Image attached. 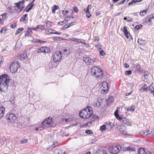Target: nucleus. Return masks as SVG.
<instances>
[{"label":"nucleus","mask_w":154,"mask_h":154,"mask_svg":"<svg viewBox=\"0 0 154 154\" xmlns=\"http://www.w3.org/2000/svg\"><path fill=\"white\" fill-rule=\"evenodd\" d=\"M5 110V108L3 107L0 108V118H2L3 116Z\"/></svg>","instance_id":"412c9836"},{"label":"nucleus","mask_w":154,"mask_h":154,"mask_svg":"<svg viewBox=\"0 0 154 154\" xmlns=\"http://www.w3.org/2000/svg\"><path fill=\"white\" fill-rule=\"evenodd\" d=\"M53 33H54V34H58V35H59V34H61V32H56V31H55V32H54Z\"/></svg>","instance_id":"338daca9"},{"label":"nucleus","mask_w":154,"mask_h":154,"mask_svg":"<svg viewBox=\"0 0 154 154\" xmlns=\"http://www.w3.org/2000/svg\"><path fill=\"white\" fill-rule=\"evenodd\" d=\"M25 1L24 0L20 1L18 3L14 4L16 5L14 6L15 8H17L18 9H20L21 11L24 8Z\"/></svg>","instance_id":"9d476101"},{"label":"nucleus","mask_w":154,"mask_h":154,"mask_svg":"<svg viewBox=\"0 0 154 154\" xmlns=\"http://www.w3.org/2000/svg\"><path fill=\"white\" fill-rule=\"evenodd\" d=\"M103 103L101 100L99 99L95 101L93 103V106L95 108H100L102 105Z\"/></svg>","instance_id":"ddd939ff"},{"label":"nucleus","mask_w":154,"mask_h":154,"mask_svg":"<svg viewBox=\"0 0 154 154\" xmlns=\"http://www.w3.org/2000/svg\"><path fill=\"white\" fill-rule=\"evenodd\" d=\"M142 89L144 91H148V88L147 87V86L146 85H144V86H143L142 87Z\"/></svg>","instance_id":"c03bdc74"},{"label":"nucleus","mask_w":154,"mask_h":154,"mask_svg":"<svg viewBox=\"0 0 154 154\" xmlns=\"http://www.w3.org/2000/svg\"><path fill=\"white\" fill-rule=\"evenodd\" d=\"M4 60L3 59L2 57L0 55V65L1 64V62Z\"/></svg>","instance_id":"052dcab7"},{"label":"nucleus","mask_w":154,"mask_h":154,"mask_svg":"<svg viewBox=\"0 0 154 154\" xmlns=\"http://www.w3.org/2000/svg\"><path fill=\"white\" fill-rule=\"evenodd\" d=\"M138 43L140 45H143L145 44V41L140 38H138Z\"/></svg>","instance_id":"2f4dec72"},{"label":"nucleus","mask_w":154,"mask_h":154,"mask_svg":"<svg viewBox=\"0 0 154 154\" xmlns=\"http://www.w3.org/2000/svg\"><path fill=\"white\" fill-rule=\"evenodd\" d=\"M28 29L29 30L26 32L25 36H30L32 32V30L30 28H28Z\"/></svg>","instance_id":"a878e982"},{"label":"nucleus","mask_w":154,"mask_h":154,"mask_svg":"<svg viewBox=\"0 0 154 154\" xmlns=\"http://www.w3.org/2000/svg\"><path fill=\"white\" fill-rule=\"evenodd\" d=\"M10 81L9 77L6 74L0 76V92L8 90Z\"/></svg>","instance_id":"f257e3e1"},{"label":"nucleus","mask_w":154,"mask_h":154,"mask_svg":"<svg viewBox=\"0 0 154 154\" xmlns=\"http://www.w3.org/2000/svg\"><path fill=\"white\" fill-rule=\"evenodd\" d=\"M142 27V25H136L134 28L135 30H137L139 29L140 28Z\"/></svg>","instance_id":"e433bc0d"},{"label":"nucleus","mask_w":154,"mask_h":154,"mask_svg":"<svg viewBox=\"0 0 154 154\" xmlns=\"http://www.w3.org/2000/svg\"><path fill=\"white\" fill-rule=\"evenodd\" d=\"M125 73L126 75H130L132 74V72L131 70H129L126 71Z\"/></svg>","instance_id":"79ce46f5"},{"label":"nucleus","mask_w":154,"mask_h":154,"mask_svg":"<svg viewBox=\"0 0 154 154\" xmlns=\"http://www.w3.org/2000/svg\"><path fill=\"white\" fill-rule=\"evenodd\" d=\"M69 27V26H68V24H66L64 26V27H63V28H62V29L63 30H65L66 29L68 28Z\"/></svg>","instance_id":"3c124183"},{"label":"nucleus","mask_w":154,"mask_h":154,"mask_svg":"<svg viewBox=\"0 0 154 154\" xmlns=\"http://www.w3.org/2000/svg\"><path fill=\"white\" fill-rule=\"evenodd\" d=\"M19 63L18 62H13L10 65V69L12 73L16 72L19 67Z\"/></svg>","instance_id":"6e6552de"},{"label":"nucleus","mask_w":154,"mask_h":154,"mask_svg":"<svg viewBox=\"0 0 154 154\" xmlns=\"http://www.w3.org/2000/svg\"><path fill=\"white\" fill-rule=\"evenodd\" d=\"M94 154H107L106 151L103 149L98 150Z\"/></svg>","instance_id":"4be33fe9"},{"label":"nucleus","mask_w":154,"mask_h":154,"mask_svg":"<svg viewBox=\"0 0 154 154\" xmlns=\"http://www.w3.org/2000/svg\"><path fill=\"white\" fill-rule=\"evenodd\" d=\"M16 26H17V24H16V23H14V24L11 25V26L12 28H15L16 27Z\"/></svg>","instance_id":"4d7b16f0"},{"label":"nucleus","mask_w":154,"mask_h":154,"mask_svg":"<svg viewBox=\"0 0 154 154\" xmlns=\"http://www.w3.org/2000/svg\"><path fill=\"white\" fill-rule=\"evenodd\" d=\"M27 16V14H25L23 15L20 19V21H23L24 20H26Z\"/></svg>","instance_id":"72a5a7b5"},{"label":"nucleus","mask_w":154,"mask_h":154,"mask_svg":"<svg viewBox=\"0 0 154 154\" xmlns=\"http://www.w3.org/2000/svg\"><path fill=\"white\" fill-rule=\"evenodd\" d=\"M95 59H91L89 57H84L83 58V60L84 62L88 65L93 64L95 61Z\"/></svg>","instance_id":"9b49d317"},{"label":"nucleus","mask_w":154,"mask_h":154,"mask_svg":"<svg viewBox=\"0 0 154 154\" xmlns=\"http://www.w3.org/2000/svg\"><path fill=\"white\" fill-rule=\"evenodd\" d=\"M123 32L125 34V35L127 38H129V35H130V33L128 32L126 26H124L123 27Z\"/></svg>","instance_id":"aec40b11"},{"label":"nucleus","mask_w":154,"mask_h":154,"mask_svg":"<svg viewBox=\"0 0 154 154\" xmlns=\"http://www.w3.org/2000/svg\"><path fill=\"white\" fill-rule=\"evenodd\" d=\"M63 53L64 55H66V57H67L69 54L70 52L69 50L65 49L63 51Z\"/></svg>","instance_id":"7c9ffc66"},{"label":"nucleus","mask_w":154,"mask_h":154,"mask_svg":"<svg viewBox=\"0 0 154 154\" xmlns=\"http://www.w3.org/2000/svg\"><path fill=\"white\" fill-rule=\"evenodd\" d=\"M124 66H125V67L126 68H128L129 67V65H128L126 63H125L124 64Z\"/></svg>","instance_id":"bf43d9fd"},{"label":"nucleus","mask_w":154,"mask_h":154,"mask_svg":"<svg viewBox=\"0 0 154 154\" xmlns=\"http://www.w3.org/2000/svg\"><path fill=\"white\" fill-rule=\"evenodd\" d=\"M17 119V117L16 116L12 113L7 114L6 116V119L8 122H14Z\"/></svg>","instance_id":"39448f33"},{"label":"nucleus","mask_w":154,"mask_h":154,"mask_svg":"<svg viewBox=\"0 0 154 154\" xmlns=\"http://www.w3.org/2000/svg\"><path fill=\"white\" fill-rule=\"evenodd\" d=\"M6 140L5 137H2V139L1 140L0 143H2V144H4V143L6 142Z\"/></svg>","instance_id":"ea45409f"},{"label":"nucleus","mask_w":154,"mask_h":154,"mask_svg":"<svg viewBox=\"0 0 154 154\" xmlns=\"http://www.w3.org/2000/svg\"><path fill=\"white\" fill-rule=\"evenodd\" d=\"M121 149V147L119 145L110 147L109 149L110 152L112 154H116Z\"/></svg>","instance_id":"1a4fd4ad"},{"label":"nucleus","mask_w":154,"mask_h":154,"mask_svg":"<svg viewBox=\"0 0 154 154\" xmlns=\"http://www.w3.org/2000/svg\"><path fill=\"white\" fill-rule=\"evenodd\" d=\"M120 121L124 124L127 125H129V120L128 119L122 118Z\"/></svg>","instance_id":"5701e85b"},{"label":"nucleus","mask_w":154,"mask_h":154,"mask_svg":"<svg viewBox=\"0 0 154 154\" xmlns=\"http://www.w3.org/2000/svg\"><path fill=\"white\" fill-rule=\"evenodd\" d=\"M112 99L113 97L110 96L108 99V102H109L110 103L111 102H112L113 101V100H112Z\"/></svg>","instance_id":"a18cd8bd"},{"label":"nucleus","mask_w":154,"mask_h":154,"mask_svg":"<svg viewBox=\"0 0 154 154\" xmlns=\"http://www.w3.org/2000/svg\"><path fill=\"white\" fill-rule=\"evenodd\" d=\"M124 19L126 20L127 22H132L133 21V19L132 18H130L129 19H128L126 17H125Z\"/></svg>","instance_id":"a19ab883"},{"label":"nucleus","mask_w":154,"mask_h":154,"mask_svg":"<svg viewBox=\"0 0 154 154\" xmlns=\"http://www.w3.org/2000/svg\"><path fill=\"white\" fill-rule=\"evenodd\" d=\"M149 137L154 136V130L151 128L148 130Z\"/></svg>","instance_id":"b1692460"},{"label":"nucleus","mask_w":154,"mask_h":154,"mask_svg":"<svg viewBox=\"0 0 154 154\" xmlns=\"http://www.w3.org/2000/svg\"><path fill=\"white\" fill-rule=\"evenodd\" d=\"M106 129V126H105V124L103 125L100 127V130L102 131H104Z\"/></svg>","instance_id":"c9c22d12"},{"label":"nucleus","mask_w":154,"mask_h":154,"mask_svg":"<svg viewBox=\"0 0 154 154\" xmlns=\"http://www.w3.org/2000/svg\"><path fill=\"white\" fill-rule=\"evenodd\" d=\"M142 0H133L131 2L128 4V5L130 6L131 5H133L136 3V2H140Z\"/></svg>","instance_id":"c85d7f7f"},{"label":"nucleus","mask_w":154,"mask_h":154,"mask_svg":"<svg viewBox=\"0 0 154 154\" xmlns=\"http://www.w3.org/2000/svg\"><path fill=\"white\" fill-rule=\"evenodd\" d=\"M149 90L150 91L152 92L153 93V94L154 96V84H152L150 85L149 88Z\"/></svg>","instance_id":"c756f323"},{"label":"nucleus","mask_w":154,"mask_h":154,"mask_svg":"<svg viewBox=\"0 0 154 154\" xmlns=\"http://www.w3.org/2000/svg\"><path fill=\"white\" fill-rule=\"evenodd\" d=\"M68 20L67 19L64 20L63 21V23H66L68 22Z\"/></svg>","instance_id":"69168bd1"},{"label":"nucleus","mask_w":154,"mask_h":154,"mask_svg":"<svg viewBox=\"0 0 154 154\" xmlns=\"http://www.w3.org/2000/svg\"><path fill=\"white\" fill-rule=\"evenodd\" d=\"M93 113L92 108L90 106H87L86 109L80 111L79 115L81 118L88 119L92 116Z\"/></svg>","instance_id":"f03ea898"},{"label":"nucleus","mask_w":154,"mask_h":154,"mask_svg":"<svg viewBox=\"0 0 154 154\" xmlns=\"http://www.w3.org/2000/svg\"><path fill=\"white\" fill-rule=\"evenodd\" d=\"M91 15L90 14V13L87 14L86 15V17H87L88 18H90L91 16Z\"/></svg>","instance_id":"0e129e2a"},{"label":"nucleus","mask_w":154,"mask_h":154,"mask_svg":"<svg viewBox=\"0 0 154 154\" xmlns=\"http://www.w3.org/2000/svg\"><path fill=\"white\" fill-rule=\"evenodd\" d=\"M72 9L76 13H77L78 12V10L77 7L75 6H74L73 7Z\"/></svg>","instance_id":"09e8293b"},{"label":"nucleus","mask_w":154,"mask_h":154,"mask_svg":"<svg viewBox=\"0 0 154 154\" xmlns=\"http://www.w3.org/2000/svg\"><path fill=\"white\" fill-rule=\"evenodd\" d=\"M137 152L138 154H151L149 152H146L144 149L143 147L139 149L137 151Z\"/></svg>","instance_id":"dca6fc26"},{"label":"nucleus","mask_w":154,"mask_h":154,"mask_svg":"<svg viewBox=\"0 0 154 154\" xmlns=\"http://www.w3.org/2000/svg\"><path fill=\"white\" fill-rule=\"evenodd\" d=\"M128 1H129V0H123L122 2H119V3H118V4L119 5H121L122 4H123L125 2H127Z\"/></svg>","instance_id":"49530a36"},{"label":"nucleus","mask_w":154,"mask_h":154,"mask_svg":"<svg viewBox=\"0 0 154 154\" xmlns=\"http://www.w3.org/2000/svg\"><path fill=\"white\" fill-rule=\"evenodd\" d=\"M84 11H85V13L86 14L90 13L89 10H88V9H87V10L85 11V8H84Z\"/></svg>","instance_id":"6e6d98bb"},{"label":"nucleus","mask_w":154,"mask_h":154,"mask_svg":"<svg viewBox=\"0 0 154 154\" xmlns=\"http://www.w3.org/2000/svg\"><path fill=\"white\" fill-rule=\"evenodd\" d=\"M53 8L55 10H57L59 8V6L58 5H54Z\"/></svg>","instance_id":"864d4df0"},{"label":"nucleus","mask_w":154,"mask_h":154,"mask_svg":"<svg viewBox=\"0 0 154 154\" xmlns=\"http://www.w3.org/2000/svg\"><path fill=\"white\" fill-rule=\"evenodd\" d=\"M141 133L142 135H143L145 136H148L149 137L148 130H147L145 131H142L141 132Z\"/></svg>","instance_id":"473e14b6"},{"label":"nucleus","mask_w":154,"mask_h":154,"mask_svg":"<svg viewBox=\"0 0 154 154\" xmlns=\"http://www.w3.org/2000/svg\"><path fill=\"white\" fill-rule=\"evenodd\" d=\"M28 140L26 139H23L20 141V144H23L26 143L27 142Z\"/></svg>","instance_id":"58836bf2"},{"label":"nucleus","mask_w":154,"mask_h":154,"mask_svg":"<svg viewBox=\"0 0 154 154\" xmlns=\"http://www.w3.org/2000/svg\"><path fill=\"white\" fill-rule=\"evenodd\" d=\"M54 154H66V152H63L62 150L59 149H56L54 151Z\"/></svg>","instance_id":"a211bd4d"},{"label":"nucleus","mask_w":154,"mask_h":154,"mask_svg":"<svg viewBox=\"0 0 154 154\" xmlns=\"http://www.w3.org/2000/svg\"><path fill=\"white\" fill-rule=\"evenodd\" d=\"M135 109V107L134 105H132L131 106L128 107L127 108V111H133Z\"/></svg>","instance_id":"393cba45"},{"label":"nucleus","mask_w":154,"mask_h":154,"mask_svg":"<svg viewBox=\"0 0 154 154\" xmlns=\"http://www.w3.org/2000/svg\"><path fill=\"white\" fill-rule=\"evenodd\" d=\"M134 68L139 72L143 73V70L140 64L138 63L135 64L134 65Z\"/></svg>","instance_id":"2eb2a0df"},{"label":"nucleus","mask_w":154,"mask_h":154,"mask_svg":"<svg viewBox=\"0 0 154 154\" xmlns=\"http://www.w3.org/2000/svg\"><path fill=\"white\" fill-rule=\"evenodd\" d=\"M54 40H59L61 39H62V37H54Z\"/></svg>","instance_id":"8fccbe9b"},{"label":"nucleus","mask_w":154,"mask_h":154,"mask_svg":"<svg viewBox=\"0 0 154 154\" xmlns=\"http://www.w3.org/2000/svg\"><path fill=\"white\" fill-rule=\"evenodd\" d=\"M105 125L106 126V129L109 131L111 130L112 127V126L111 125V124L110 123H105Z\"/></svg>","instance_id":"bb28decb"},{"label":"nucleus","mask_w":154,"mask_h":154,"mask_svg":"<svg viewBox=\"0 0 154 154\" xmlns=\"http://www.w3.org/2000/svg\"><path fill=\"white\" fill-rule=\"evenodd\" d=\"M23 28H19L15 32V35H17L19 33H20L21 32L23 31Z\"/></svg>","instance_id":"f704fd0d"},{"label":"nucleus","mask_w":154,"mask_h":154,"mask_svg":"<svg viewBox=\"0 0 154 154\" xmlns=\"http://www.w3.org/2000/svg\"><path fill=\"white\" fill-rule=\"evenodd\" d=\"M116 117L117 119L120 120V121L121 120V119H122V118H121L119 116V115H117V116Z\"/></svg>","instance_id":"13d9d810"},{"label":"nucleus","mask_w":154,"mask_h":154,"mask_svg":"<svg viewBox=\"0 0 154 154\" xmlns=\"http://www.w3.org/2000/svg\"><path fill=\"white\" fill-rule=\"evenodd\" d=\"M98 50L99 51V54L100 55L103 56L105 55V52L103 51L102 48H98Z\"/></svg>","instance_id":"cd10ccee"},{"label":"nucleus","mask_w":154,"mask_h":154,"mask_svg":"<svg viewBox=\"0 0 154 154\" xmlns=\"http://www.w3.org/2000/svg\"><path fill=\"white\" fill-rule=\"evenodd\" d=\"M120 132L124 134H126L125 127L124 125H121L119 128Z\"/></svg>","instance_id":"f3484780"},{"label":"nucleus","mask_w":154,"mask_h":154,"mask_svg":"<svg viewBox=\"0 0 154 154\" xmlns=\"http://www.w3.org/2000/svg\"><path fill=\"white\" fill-rule=\"evenodd\" d=\"M99 37L95 36L94 38V41H99Z\"/></svg>","instance_id":"680f3d73"},{"label":"nucleus","mask_w":154,"mask_h":154,"mask_svg":"<svg viewBox=\"0 0 154 154\" xmlns=\"http://www.w3.org/2000/svg\"><path fill=\"white\" fill-rule=\"evenodd\" d=\"M100 89L102 94H105L107 93L108 91V85L106 82H103Z\"/></svg>","instance_id":"423d86ee"},{"label":"nucleus","mask_w":154,"mask_h":154,"mask_svg":"<svg viewBox=\"0 0 154 154\" xmlns=\"http://www.w3.org/2000/svg\"><path fill=\"white\" fill-rule=\"evenodd\" d=\"M28 57L26 51H23L20 55L19 59L21 61H23L27 59Z\"/></svg>","instance_id":"4468645a"},{"label":"nucleus","mask_w":154,"mask_h":154,"mask_svg":"<svg viewBox=\"0 0 154 154\" xmlns=\"http://www.w3.org/2000/svg\"><path fill=\"white\" fill-rule=\"evenodd\" d=\"M71 40L74 42H77V43H79V42L83 43L84 44L87 45V44L85 42H83L81 41V40L80 39L76 38H73L71 39Z\"/></svg>","instance_id":"6ab92c4d"},{"label":"nucleus","mask_w":154,"mask_h":154,"mask_svg":"<svg viewBox=\"0 0 154 154\" xmlns=\"http://www.w3.org/2000/svg\"><path fill=\"white\" fill-rule=\"evenodd\" d=\"M32 30H36L37 29H38V28H37V26L36 28H30Z\"/></svg>","instance_id":"774afa93"},{"label":"nucleus","mask_w":154,"mask_h":154,"mask_svg":"<svg viewBox=\"0 0 154 154\" xmlns=\"http://www.w3.org/2000/svg\"><path fill=\"white\" fill-rule=\"evenodd\" d=\"M75 22H72L70 23H68V26H69V27L72 26L73 25L75 24Z\"/></svg>","instance_id":"5fc2aeb1"},{"label":"nucleus","mask_w":154,"mask_h":154,"mask_svg":"<svg viewBox=\"0 0 154 154\" xmlns=\"http://www.w3.org/2000/svg\"><path fill=\"white\" fill-rule=\"evenodd\" d=\"M146 12L145 11H144L140 12V14L141 16H144L146 13Z\"/></svg>","instance_id":"de8ad7c7"},{"label":"nucleus","mask_w":154,"mask_h":154,"mask_svg":"<svg viewBox=\"0 0 154 154\" xmlns=\"http://www.w3.org/2000/svg\"><path fill=\"white\" fill-rule=\"evenodd\" d=\"M85 132L86 134H90L92 133V131L90 130H86L85 131Z\"/></svg>","instance_id":"603ef678"},{"label":"nucleus","mask_w":154,"mask_h":154,"mask_svg":"<svg viewBox=\"0 0 154 154\" xmlns=\"http://www.w3.org/2000/svg\"><path fill=\"white\" fill-rule=\"evenodd\" d=\"M91 73L92 75L96 78L100 79L103 77V71L97 66L92 67L91 69Z\"/></svg>","instance_id":"7ed1b4c3"},{"label":"nucleus","mask_w":154,"mask_h":154,"mask_svg":"<svg viewBox=\"0 0 154 154\" xmlns=\"http://www.w3.org/2000/svg\"><path fill=\"white\" fill-rule=\"evenodd\" d=\"M62 54L59 51L54 52L53 55V59L55 62L60 61L62 58Z\"/></svg>","instance_id":"0eeeda50"},{"label":"nucleus","mask_w":154,"mask_h":154,"mask_svg":"<svg viewBox=\"0 0 154 154\" xmlns=\"http://www.w3.org/2000/svg\"><path fill=\"white\" fill-rule=\"evenodd\" d=\"M37 28H38V29H40L41 30H44L45 26L43 25H39L37 26Z\"/></svg>","instance_id":"4c0bfd02"},{"label":"nucleus","mask_w":154,"mask_h":154,"mask_svg":"<svg viewBox=\"0 0 154 154\" xmlns=\"http://www.w3.org/2000/svg\"><path fill=\"white\" fill-rule=\"evenodd\" d=\"M53 119L51 117H49L45 119L41 124V128L42 127V129H41L40 131H41L46 127H52Z\"/></svg>","instance_id":"20e7f679"},{"label":"nucleus","mask_w":154,"mask_h":154,"mask_svg":"<svg viewBox=\"0 0 154 154\" xmlns=\"http://www.w3.org/2000/svg\"><path fill=\"white\" fill-rule=\"evenodd\" d=\"M50 52V49L47 47H42L40 48L38 51V53H39L43 52L44 53H48Z\"/></svg>","instance_id":"f8f14e48"},{"label":"nucleus","mask_w":154,"mask_h":154,"mask_svg":"<svg viewBox=\"0 0 154 154\" xmlns=\"http://www.w3.org/2000/svg\"><path fill=\"white\" fill-rule=\"evenodd\" d=\"M115 117L117 116V115H119L118 112L116 110L115 112Z\"/></svg>","instance_id":"e2e57ef3"},{"label":"nucleus","mask_w":154,"mask_h":154,"mask_svg":"<svg viewBox=\"0 0 154 154\" xmlns=\"http://www.w3.org/2000/svg\"><path fill=\"white\" fill-rule=\"evenodd\" d=\"M69 12V11L67 10L66 11L63 10L62 11V14L64 15H66V14Z\"/></svg>","instance_id":"37998d69"}]
</instances>
